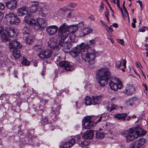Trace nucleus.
<instances>
[{"label": "nucleus", "instance_id": "bb28decb", "mask_svg": "<svg viewBox=\"0 0 148 148\" xmlns=\"http://www.w3.org/2000/svg\"><path fill=\"white\" fill-rule=\"evenodd\" d=\"M0 37H2L5 40L8 39V35L6 31V29H5L2 26H0Z\"/></svg>", "mask_w": 148, "mask_h": 148}, {"label": "nucleus", "instance_id": "bf43d9fd", "mask_svg": "<svg viewBox=\"0 0 148 148\" xmlns=\"http://www.w3.org/2000/svg\"><path fill=\"white\" fill-rule=\"evenodd\" d=\"M102 119V117H100L99 119L96 121V123H97L100 122L101 120Z\"/></svg>", "mask_w": 148, "mask_h": 148}, {"label": "nucleus", "instance_id": "ea45409f", "mask_svg": "<svg viewBox=\"0 0 148 148\" xmlns=\"http://www.w3.org/2000/svg\"><path fill=\"white\" fill-rule=\"evenodd\" d=\"M88 144L87 142L84 141L82 142L80 144H79V145L82 148H87Z\"/></svg>", "mask_w": 148, "mask_h": 148}, {"label": "nucleus", "instance_id": "de8ad7c7", "mask_svg": "<svg viewBox=\"0 0 148 148\" xmlns=\"http://www.w3.org/2000/svg\"><path fill=\"white\" fill-rule=\"evenodd\" d=\"M109 12L107 10L105 12V16L106 17L107 21L108 22H109L110 21L109 20V18H108V16L109 15Z\"/></svg>", "mask_w": 148, "mask_h": 148}, {"label": "nucleus", "instance_id": "a18cd8bd", "mask_svg": "<svg viewBox=\"0 0 148 148\" xmlns=\"http://www.w3.org/2000/svg\"><path fill=\"white\" fill-rule=\"evenodd\" d=\"M30 62L26 59L24 58L22 62V64L25 66H29L30 64Z\"/></svg>", "mask_w": 148, "mask_h": 148}, {"label": "nucleus", "instance_id": "2f4dec72", "mask_svg": "<svg viewBox=\"0 0 148 148\" xmlns=\"http://www.w3.org/2000/svg\"><path fill=\"white\" fill-rule=\"evenodd\" d=\"M13 57L16 59H18L21 57V54L19 51L17 49L13 50Z\"/></svg>", "mask_w": 148, "mask_h": 148}, {"label": "nucleus", "instance_id": "4d7b16f0", "mask_svg": "<svg viewBox=\"0 0 148 148\" xmlns=\"http://www.w3.org/2000/svg\"><path fill=\"white\" fill-rule=\"evenodd\" d=\"M123 8L124 10L125 13H126L127 16H129L128 13V12L126 8H125V7H123Z\"/></svg>", "mask_w": 148, "mask_h": 148}, {"label": "nucleus", "instance_id": "cd10ccee", "mask_svg": "<svg viewBox=\"0 0 148 148\" xmlns=\"http://www.w3.org/2000/svg\"><path fill=\"white\" fill-rule=\"evenodd\" d=\"M94 135L92 130H89L86 131L84 134L83 136V137L86 139H90L92 138Z\"/></svg>", "mask_w": 148, "mask_h": 148}, {"label": "nucleus", "instance_id": "412c9836", "mask_svg": "<svg viewBox=\"0 0 148 148\" xmlns=\"http://www.w3.org/2000/svg\"><path fill=\"white\" fill-rule=\"evenodd\" d=\"M75 141L73 138H71L68 142L63 143L60 146V148H70L74 144Z\"/></svg>", "mask_w": 148, "mask_h": 148}, {"label": "nucleus", "instance_id": "393cba45", "mask_svg": "<svg viewBox=\"0 0 148 148\" xmlns=\"http://www.w3.org/2000/svg\"><path fill=\"white\" fill-rule=\"evenodd\" d=\"M39 14L42 16H44L48 12V7L46 5L43 6L42 8L39 6Z\"/></svg>", "mask_w": 148, "mask_h": 148}, {"label": "nucleus", "instance_id": "37998d69", "mask_svg": "<svg viewBox=\"0 0 148 148\" xmlns=\"http://www.w3.org/2000/svg\"><path fill=\"white\" fill-rule=\"evenodd\" d=\"M34 38L32 37H29L26 39V43L28 44H30L33 42Z\"/></svg>", "mask_w": 148, "mask_h": 148}, {"label": "nucleus", "instance_id": "c9c22d12", "mask_svg": "<svg viewBox=\"0 0 148 148\" xmlns=\"http://www.w3.org/2000/svg\"><path fill=\"white\" fill-rule=\"evenodd\" d=\"M83 32V33L85 35L90 34L93 31L92 29L90 27H86L82 29Z\"/></svg>", "mask_w": 148, "mask_h": 148}, {"label": "nucleus", "instance_id": "8fccbe9b", "mask_svg": "<svg viewBox=\"0 0 148 148\" xmlns=\"http://www.w3.org/2000/svg\"><path fill=\"white\" fill-rule=\"evenodd\" d=\"M5 8V6L2 3H0V10H3Z\"/></svg>", "mask_w": 148, "mask_h": 148}, {"label": "nucleus", "instance_id": "9d476101", "mask_svg": "<svg viewBox=\"0 0 148 148\" xmlns=\"http://www.w3.org/2000/svg\"><path fill=\"white\" fill-rule=\"evenodd\" d=\"M146 142L145 139L141 138L133 142L130 145L129 148H142Z\"/></svg>", "mask_w": 148, "mask_h": 148}, {"label": "nucleus", "instance_id": "423d86ee", "mask_svg": "<svg viewBox=\"0 0 148 148\" xmlns=\"http://www.w3.org/2000/svg\"><path fill=\"white\" fill-rule=\"evenodd\" d=\"M81 52L82 59L84 61L89 62L92 61L95 58L97 53L94 49L90 50L85 48H82Z\"/></svg>", "mask_w": 148, "mask_h": 148}, {"label": "nucleus", "instance_id": "603ef678", "mask_svg": "<svg viewBox=\"0 0 148 148\" xmlns=\"http://www.w3.org/2000/svg\"><path fill=\"white\" fill-rule=\"evenodd\" d=\"M103 9V4L102 3H101L100 6V9L99 10V12H102V10Z\"/></svg>", "mask_w": 148, "mask_h": 148}, {"label": "nucleus", "instance_id": "a878e982", "mask_svg": "<svg viewBox=\"0 0 148 148\" xmlns=\"http://www.w3.org/2000/svg\"><path fill=\"white\" fill-rule=\"evenodd\" d=\"M102 97V96H94L92 97V100H93L92 105H95L99 104L101 100Z\"/></svg>", "mask_w": 148, "mask_h": 148}, {"label": "nucleus", "instance_id": "5fc2aeb1", "mask_svg": "<svg viewBox=\"0 0 148 148\" xmlns=\"http://www.w3.org/2000/svg\"><path fill=\"white\" fill-rule=\"evenodd\" d=\"M88 18H89L90 20L93 21L95 20V18L94 15H91Z\"/></svg>", "mask_w": 148, "mask_h": 148}, {"label": "nucleus", "instance_id": "4be33fe9", "mask_svg": "<svg viewBox=\"0 0 148 148\" xmlns=\"http://www.w3.org/2000/svg\"><path fill=\"white\" fill-rule=\"evenodd\" d=\"M40 102L41 104L38 107H37V109L38 110L42 111L45 110V107L43 106V105H45L48 102V100L41 98L40 99Z\"/></svg>", "mask_w": 148, "mask_h": 148}, {"label": "nucleus", "instance_id": "338daca9", "mask_svg": "<svg viewBox=\"0 0 148 148\" xmlns=\"http://www.w3.org/2000/svg\"><path fill=\"white\" fill-rule=\"evenodd\" d=\"M71 13L70 12L67 15V17L70 18L71 16Z\"/></svg>", "mask_w": 148, "mask_h": 148}, {"label": "nucleus", "instance_id": "7c9ffc66", "mask_svg": "<svg viewBox=\"0 0 148 148\" xmlns=\"http://www.w3.org/2000/svg\"><path fill=\"white\" fill-rule=\"evenodd\" d=\"M78 27L76 25L68 26V32H69V35L70 33H74L78 29Z\"/></svg>", "mask_w": 148, "mask_h": 148}, {"label": "nucleus", "instance_id": "0e129e2a", "mask_svg": "<svg viewBox=\"0 0 148 148\" xmlns=\"http://www.w3.org/2000/svg\"><path fill=\"white\" fill-rule=\"evenodd\" d=\"M119 8V9L121 11L122 14L123 16L124 15L123 12V10L120 7V6L119 7H118Z\"/></svg>", "mask_w": 148, "mask_h": 148}, {"label": "nucleus", "instance_id": "ddd939ff", "mask_svg": "<svg viewBox=\"0 0 148 148\" xmlns=\"http://www.w3.org/2000/svg\"><path fill=\"white\" fill-rule=\"evenodd\" d=\"M82 48L83 47L81 44L79 46L73 48L69 52V55L73 58H75L78 56L82 51Z\"/></svg>", "mask_w": 148, "mask_h": 148}, {"label": "nucleus", "instance_id": "13d9d810", "mask_svg": "<svg viewBox=\"0 0 148 148\" xmlns=\"http://www.w3.org/2000/svg\"><path fill=\"white\" fill-rule=\"evenodd\" d=\"M135 64H136V66L138 68H140V64L138 62H136Z\"/></svg>", "mask_w": 148, "mask_h": 148}, {"label": "nucleus", "instance_id": "c85d7f7f", "mask_svg": "<svg viewBox=\"0 0 148 148\" xmlns=\"http://www.w3.org/2000/svg\"><path fill=\"white\" fill-rule=\"evenodd\" d=\"M127 114L126 113L123 114H117L114 116L115 118L121 121H125V117L127 116Z\"/></svg>", "mask_w": 148, "mask_h": 148}, {"label": "nucleus", "instance_id": "f704fd0d", "mask_svg": "<svg viewBox=\"0 0 148 148\" xmlns=\"http://www.w3.org/2000/svg\"><path fill=\"white\" fill-rule=\"evenodd\" d=\"M40 122L43 125L49 123L50 121L49 120L47 116H45L42 117L41 119Z\"/></svg>", "mask_w": 148, "mask_h": 148}, {"label": "nucleus", "instance_id": "0eeeda50", "mask_svg": "<svg viewBox=\"0 0 148 148\" xmlns=\"http://www.w3.org/2000/svg\"><path fill=\"white\" fill-rule=\"evenodd\" d=\"M4 23L8 25H17L20 22V20L16 15L10 13L6 15L4 18Z\"/></svg>", "mask_w": 148, "mask_h": 148}, {"label": "nucleus", "instance_id": "f8f14e48", "mask_svg": "<svg viewBox=\"0 0 148 148\" xmlns=\"http://www.w3.org/2000/svg\"><path fill=\"white\" fill-rule=\"evenodd\" d=\"M52 53L51 50L47 49L40 51L38 55L40 59L45 60L51 57Z\"/></svg>", "mask_w": 148, "mask_h": 148}, {"label": "nucleus", "instance_id": "3c124183", "mask_svg": "<svg viewBox=\"0 0 148 148\" xmlns=\"http://www.w3.org/2000/svg\"><path fill=\"white\" fill-rule=\"evenodd\" d=\"M7 95L6 94H2L0 96V99L3 100Z\"/></svg>", "mask_w": 148, "mask_h": 148}, {"label": "nucleus", "instance_id": "79ce46f5", "mask_svg": "<svg viewBox=\"0 0 148 148\" xmlns=\"http://www.w3.org/2000/svg\"><path fill=\"white\" fill-rule=\"evenodd\" d=\"M122 62V60H121L117 61L115 64L116 67L118 69H119L121 66Z\"/></svg>", "mask_w": 148, "mask_h": 148}, {"label": "nucleus", "instance_id": "f3484780", "mask_svg": "<svg viewBox=\"0 0 148 148\" xmlns=\"http://www.w3.org/2000/svg\"><path fill=\"white\" fill-rule=\"evenodd\" d=\"M60 105L54 104L51 108L50 113L52 115H54V117L56 119L60 113L59 110L60 108Z\"/></svg>", "mask_w": 148, "mask_h": 148}, {"label": "nucleus", "instance_id": "774afa93", "mask_svg": "<svg viewBox=\"0 0 148 148\" xmlns=\"http://www.w3.org/2000/svg\"><path fill=\"white\" fill-rule=\"evenodd\" d=\"M145 47H146V50H148V44H146L145 45Z\"/></svg>", "mask_w": 148, "mask_h": 148}, {"label": "nucleus", "instance_id": "680f3d73", "mask_svg": "<svg viewBox=\"0 0 148 148\" xmlns=\"http://www.w3.org/2000/svg\"><path fill=\"white\" fill-rule=\"evenodd\" d=\"M143 86L144 87L145 90H147V88L146 85L145 84H143Z\"/></svg>", "mask_w": 148, "mask_h": 148}, {"label": "nucleus", "instance_id": "f257e3e1", "mask_svg": "<svg viewBox=\"0 0 148 148\" xmlns=\"http://www.w3.org/2000/svg\"><path fill=\"white\" fill-rule=\"evenodd\" d=\"M146 133L145 131L142 130L139 126H137L135 127L122 132L121 134L125 138L127 142L129 143L133 141L138 136L145 135Z\"/></svg>", "mask_w": 148, "mask_h": 148}, {"label": "nucleus", "instance_id": "6ab92c4d", "mask_svg": "<svg viewBox=\"0 0 148 148\" xmlns=\"http://www.w3.org/2000/svg\"><path fill=\"white\" fill-rule=\"evenodd\" d=\"M135 91V88L132 84L127 85L125 89L122 92L127 95H131L133 94Z\"/></svg>", "mask_w": 148, "mask_h": 148}, {"label": "nucleus", "instance_id": "20e7f679", "mask_svg": "<svg viewBox=\"0 0 148 148\" xmlns=\"http://www.w3.org/2000/svg\"><path fill=\"white\" fill-rule=\"evenodd\" d=\"M68 26L67 24L64 23H62L59 28L58 31V35L61 37H64L63 40L67 42V43L69 42H75L74 39L72 38L74 37L73 35H69V32H68Z\"/></svg>", "mask_w": 148, "mask_h": 148}, {"label": "nucleus", "instance_id": "aec40b11", "mask_svg": "<svg viewBox=\"0 0 148 148\" xmlns=\"http://www.w3.org/2000/svg\"><path fill=\"white\" fill-rule=\"evenodd\" d=\"M46 31L49 35H52L56 33L58 29L57 26L52 25L49 26L46 28Z\"/></svg>", "mask_w": 148, "mask_h": 148}, {"label": "nucleus", "instance_id": "a19ab883", "mask_svg": "<svg viewBox=\"0 0 148 148\" xmlns=\"http://www.w3.org/2000/svg\"><path fill=\"white\" fill-rule=\"evenodd\" d=\"M122 62H123V65L124 68H121V70L122 71V72H125V68H126V64L127 63V61L125 59L122 60Z\"/></svg>", "mask_w": 148, "mask_h": 148}, {"label": "nucleus", "instance_id": "6e6d98bb", "mask_svg": "<svg viewBox=\"0 0 148 148\" xmlns=\"http://www.w3.org/2000/svg\"><path fill=\"white\" fill-rule=\"evenodd\" d=\"M118 42L122 45H123L124 43V41L123 40H119Z\"/></svg>", "mask_w": 148, "mask_h": 148}, {"label": "nucleus", "instance_id": "052dcab7", "mask_svg": "<svg viewBox=\"0 0 148 148\" xmlns=\"http://www.w3.org/2000/svg\"><path fill=\"white\" fill-rule=\"evenodd\" d=\"M112 26L115 28H117L118 27V25L116 23H113L112 25Z\"/></svg>", "mask_w": 148, "mask_h": 148}, {"label": "nucleus", "instance_id": "69168bd1", "mask_svg": "<svg viewBox=\"0 0 148 148\" xmlns=\"http://www.w3.org/2000/svg\"><path fill=\"white\" fill-rule=\"evenodd\" d=\"M112 25H111L110 27L108 28L109 30V31L110 32H112L113 31V29L111 28Z\"/></svg>", "mask_w": 148, "mask_h": 148}, {"label": "nucleus", "instance_id": "dca6fc26", "mask_svg": "<svg viewBox=\"0 0 148 148\" xmlns=\"http://www.w3.org/2000/svg\"><path fill=\"white\" fill-rule=\"evenodd\" d=\"M17 13L19 16H22L26 14L27 15L25 17L28 16H30V17L31 14L29 13L28 8L25 6H23L18 9Z\"/></svg>", "mask_w": 148, "mask_h": 148}, {"label": "nucleus", "instance_id": "1a4fd4ad", "mask_svg": "<svg viewBox=\"0 0 148 148\" xmlns=\"http://www.w3.org/2000/svg\"><path fill=\"white\" fill-rule=\"evenodd\" d=\"M115 82L110 81L109 85L111 89L115 91H117L118 89H121L123 87V86L121 81L118 79H115Z\"/></svg>", "mask_w": 148, "mask_h": 148}, {"label": "nucleus", "instance_id": "49530a36", "mask_svg": "<svg viewBox=\"0 0 148 148\" xmlns=\"http://www.w3.org/2000/svg\"><path fill=\"white\" fill-rule=\"evenodd\" d=\"M81 138L80 136L79 135H76L73 138H72L73 139V140H74L75 143L76 141H79L80 139Z\"/></svg>", "mask_w": 148, "mask_h": 148}, {"label": "nucleus", "instance_id": "f03ea898", "mask_svg": "<svg viewBox=\"0 0 148 148\" xmlns=\"http://www.w3.org/2000/svg\"><path fill=\"white\" fill-rule=\"evenodd\" d=\"M64 37H61L60 40L59 41L58 45H57V40L56 39L53 38H50L48 41V46L53 50L58 51L62 47L63 51L66 53L72 47L71 43L69 42L63 40Z\"/></svg>", "mask_w": 148, "mask_h": 148}, {"label": "nucleus", "instance_id": "b1692460", "mask_svg": "<svg viewBox=\"0 0 148 148\" xmlns=\"http://www.w3.org/2000/svg\"><path fill=\"white\" fill-rule=\"evenodd\" d=\"M81 44L83 48L90 50L91 47H93L95 45V41L94 40H90L88 43L85 44L84 43H82Z\"/></svg>", "mask_w": 148, "mask_h": 148}, {"label": "nucleus", "instance_id": "864d4df0", "mask_svg": "<svg viewBox=\"0 0 148 148\" xmlns=\"http://www.w3.org/2000/svg\"><path fill=\"white\" fill-rule=\"evenodd\" d=\"M136 2L138 3L139 4L140 6L141 7V10H142V6L143 5L142 1L140 0H138L136 1Z\"/></svg>", "mask_w": 148, "mask_h": 148}, {"label": "nucleus", "instance_id": "39448f33", "mask_svg": "<svg viewBox=\"0 0 148 148\" xmlns=\"http://www.w3.org/2000/svg\"><path fill=\"white\" fill-rule=\"evenodd\" d=\"M24 21L29 25L32 26L34 28L38 30L42 28V25L45 23V20L42 18H39L37 20L31 18L30 16L25 17Z\"/></svg>", "mask_w": 148, "mask_h": 148}, {"label": "nucleus", "instance_id": "2eb2a0df", "mask_svg": "<svg viewBox=\"0 0 148 148\" xmlns=\"http://www.w3.org/2000/svg\"><path fill=\"white\" fill-rule=\"evenodd\" d=\"M9 46L11 50L13 49H21L22 47V44L16 40L11 41L9 43Z\"/></svg>", "mask_w": 148, "mask_h": 148}, {"label": "nucleus", "instance_id": "c03bdc74", "mask_svg": "<svg viewBox=\"0 0 148 148\" xmlns=\"http://www.w3.org/2000/svg\"><path fill=\"white\" fill-rule=\"evenodd\" d=\"M33 49L36 51H40L42 49V47L40 45H36L33 47Z\"/></svg>", "mask_w": 148, "mask_h": 148}, {"label": "nucleus", "instance_id": "a211bd4d", "mask_svg": "<svg viewBox=\"0 0 148 148\" xmlns=\"http://www.w3.org/2000/svg\"><path fill=\"white\" fill-rule=\"evenodd\" d=\"M8 36L11 38L16 37L17 36V29L16 28L9 27L6 28Z\"/></svg>", "mask_w": 148, "mask_h": 148}, {"label": "nucleus", "instance_id": "e433bc0d", "mask_svg": "<svg viewBox=\"0 0 148 148\" xmlns=\"http://www.w3.org/2000/svg\"><path fill=\"white\" fill-rule=\"evenodd\" d=\"M85 103L86 105H90L92 104V102L90 97L87 96L85 99Z\"/></svg>", "mask_w": 148, "mask_h": 148}, {"label": "nucleus", "instance_id": "5701e85b", "mask_svg": "<svg viewBox=\"0 0 148 148\" xmlns=\"http://www.w3.org/2000/svg\"><path fill=\"white\" fill-rule=\"evenodd\" d=\"M7 7L11 10L15 9L17 6V3L16 1H10L6 3Z\"/></svg>", "mask_w": 148, "mask_h": 148}, {"label": "nucleus", "instance_id": "6e6552de", "mask_svg": "<svg viewBox=\"0 0 148 148\" xmlns=\"http://www.w3.org/2000/svg\"><path fill=\"white\" fill-rule=\"evenodd\" d=\"M56 63L58 64L60 66L64 67L66 70L70 71L73 69L72 64L66 61H62L60 56L57 59Z\"/></svg>", "mask_w": 148, "mask_h": 148}, {"label": "nucleus", "instance_id": "c756f323", "mask_svg": "<svg viewBox=\"0 0 148 148\" xmlns=\"http://www.w3.org/2000/svg\"><path fill=\"white\" fill-rule=\"evenodd\" d=\"M137 99V98L135 97L131 98L128 99L126 101V104L128 106H132L134 104V102Z\"/></svg>", "mask_w": 148, "mask_h": 148}, {"label": "nucleus", "instance_id": "4c0bfd02", "mask_svg": "<svg viewBox=\"0 0 148 148\" xmlns=\"http://www.w3.org/2000/svg\"><path fill=\"white\" fill-rule=\"evenodd\" d=\"M96 136L97 138L100 139L103 138L104 136L103 133L100 132L98 131L96 132Z\"/></svg>", "mask_w": 148, "mask_h": 148}, {"label": "nucleus", "instance_id": "7ed1b4c3", "mask_svg": "<svg viewBox=\"0 0 148 148\" xmlns=\"http://www.w3.org/2000/svg\"><path fill=\"white\" fill-rule=\"evenodd\" d=\"M96 75L98 83L100 86H104L108 82L110 73L108 69L103 68L99 70Z\"/></svg>", "mask_w": 148, "mask_h": 148}, {"label": "nucleus", "instance_id": "72a5a7b5", "mask_svg": "<svg viewBox=\"0 0 148 148\" xmlns=\"http://www.w3.org/2000/svg\"><path fill=\"white\" fill-rule=\"evenodd\" d=\"M32 28L29 26H25L22 29L23 33L24 34H29Z\"/></svg>", "mask_w": 148, "mask_h": 148}, {"label": "nucleus", "instance_id": "58836bf2", "mask_svg": "<svg viewBox=\"0 0 148 148\" xmlns=\"http://www.w3.org/2000/svg\"><path fill=\"white\" fill-rule=\"evenodd\" d=\"M117 107V105L112 104L111 105V107L107 106V109L108 111L111 112L113 110L115 109Z\"/></svg>", "mask_w": 148, "mask_h": 148}, {"label": "nucleus", "instance_id": "09e8293b", "mask_svg": "<svg viewBox=\"0 0 148 148\" xmlns=\"http://www.w3.org/2000/svg\"><path fill=\"white\" fill-rule=\"evenodd\" d=\"M79 36L80 37L86 36L85 34H84V33H83V32L82 29L81 31L80 32Z\"/></svg>", "mask_w": 148, "mask_h": 148}, {"label": "nucleus", "instance_id": "473e14b6", "mask_svg": "<svg viewBox=\"0 0 148 148\" xmlns=\"http://www.w3.org/2000/svg\"><path fill=\"white\" fill-rule=\"evenodd\" d=\"M75 6V5L74 4L71 3L69 6L64 7L63 8L61 9V10L62 12H65L69 10H72L71 8H74Z\"/></svg>", "mask_w": 148, "mask_h": 148}, {"label": "nucleus", "instance_id": "e2e57ef3", "mask_svg": "<svg viewBox=\"0 0 148 148\" xmlns=\"http://www.w3.org/2000/svg\"><path fill=\"white\" fill-rule=\"evenodd\" d=\"M119 8V9L121 11L122 14L123 16L124 15L123 12V10L120 7V6L119 7H118Z\"/></svg>", "mask_w": 148, "mask_h": 148}, {"label": "nucleus", "instance_id": "9b49d317", "mask_svg": "<svg viewBox=\"0 0 148 148\" xmlns=\"http://www.w3.org/2000/svg\"><path fill=\"white\" fill-rule=\"evenodd\" d=\"M82 125L85 129H89L93 128L94 122L91 120V118L90 116L84 117V122L83 121Z\"/></svg>", "mask_w": 148, "mask_h": 148}, {"label": "nucleus", "instance_id": "4468645a", "mask_svg": "<svg viewBox=\"0 0 148 148\" xmlns=\"http://www.w3.org/2000/svg\"><path fill=\"white\" fill-rule=\"evenodd\" d=\"M31 6L29 10V13L31 14L30 17L32 14L36 12L39 11V6L38 5V2L36 1H33L31 2Z\"/></svg>", "mask_w": 148, "mask_h": 148}]
</instances>
